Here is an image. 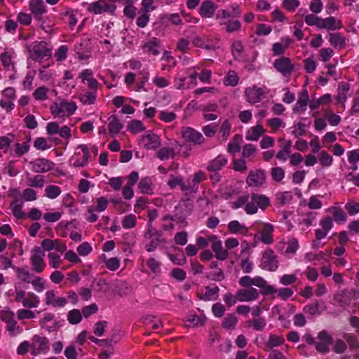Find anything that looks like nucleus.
<instances>
[{"mask_svg":"<svg viewBox=\"0 0 359 359\" xmlns=\"http://www.w3.org/2000/svg\"><path fill=\"white\" fill-rule=\"evenodd\" d=\"M270 205V199L265 195L252 193L250 195V201L245 207V210L248 215H253L257 212L258 208L264 210Z\"/></svg>","mask_w":359,"mask_h":359,"instance_id":"1","label":"nucleus"},{"mask_svg":"<svg viewBox=\"0 0 359 359\" xmlns=\"http://www.w3.org/2000/svg\"><path fill=\"white\" fill-rule=\"evenodd\" d=\"M268 93L269 90L265 86H258L252 85L245 89L244 96L246 102L251 104H255L264 99Z\"/></svg>","mask_w":359,"mask_h":359,"instance_id":"2","label":"nucleus"},{"mask_svg":"<svg viewBox=\"0 0 359 359\" xmlns=\"http://www.w3.org/2000/svg\"><path fill=\"white\" fill-rule=\"evenodd\" d=\"M76 109L77 106L75 102L65 100L55 102L50 107L53 114L62 117L72 116Z\"/></svg>","mask_w":359,"mask_h":359,"instance_id":"3","label":"nucleus"},{"mask_svg":"<svg viewBox=\"0 0 359 359\" xmlns=\"http://www.w3.org/2000/svg\"><path fill=\"white\" fill-rule=\"evenodd\" d=\"M14 302L21 303L25 308L33 309L39 305L40 299L33 292L26 293L24 290H18L14 295Z\"/></svg>","mask_w":359,"mask_h":359,"instance_id":"4","label":"nucleus"},{"mask_svg":"<svg viewBox=\"0 0 359 359\" xmlns=\"http://www.w3.org/2000/svg\"><path fill=\"white\" fill-rule=\"evenodd\" d=\"M44 257V251L41 248L36 247L32 250L30 262L32 266V270L37 273H41L46 268V264Z\"/></svg>","mask_w":359,"mask_h":359,"instance_id":"5","label":"nucleus"},{"mask_svg":"<svg viewBox=\"0 0 359 359\" xmlns=\"http://www.w3.org/2000/svg\"><path fill=\"white\" fill-rule=\"evenodd\" d=\"M51 50L45 41H35L32 44L30 57L34 60H41L44 57H50Z\"/></svg>","mask_w":359,"mask_h":359,"instance_id":"6","label":"nucleus"},{"mask_svg":"<svg viewBox=\"0 0 359 359\" xmlns=\"http://www.w3.org/2000/svg\"><path fill=\"white\" fill-rule=\"evenodd\" d=\"M30 344V351L33 355L46 353L49 349V340L46 337L36 334L32 337Z\"/></svg>","mask_w":359,"mask_h":359,"instance_id":"7","label":"nucleus"},{"mask_svg":"<svg viewBox=\"0 0 359 359\" xmlns=\"http://www.w3.org/2000/svg\"><path fill=\"white\" fill-rule=\"evenodd\" d=\"M144 236L146 238L150 240L149 243L145 246L148 252L154 251L161 243L165 242V241L162 238V233L156 230L152 226L148 228Z\"/></svg>","mask_w":359,"mask_h":359,"instance_id":"8","label":"nucleus"},{"mask_svg":"<svg viewBox=\"0 0 359 359\" xmlns=\"http://www.w3.org/2000/svg\"><path fill=\"white\" fill-rule=\"evenodd\" d=\"M266 182V172L264 170H250L246 178V184L250 187H261Z\"/></svg>","mask_w":359,"mask_h":359,"instance_id":"9","label":"nucleus"},{"mask_svg":"<svg viewBox=\"0 0 359 359\" xmlns=\"http://www.w3.org/2000/svg\"><path fill=\"white\" fill-rule=\"evenodd\" d=\"M90 152L88 147L85 144H80L77 147L74 153L73 166L75 168L84 167L88 163Z\"/></svg>","mask_w":359,"mask_h":359,"instance_id":"10","label":"nucleus"},{"mask_svg":"<svg viewBox=\"0 0 359 359\" xmlns=\"http://www.w3.org/2000/svg\"><path fill=\"white\" fill-rule=\"evenodd\" d=\"M39 325L49 333L57 331L61 327L60 321L55 319V315L52 313H45L39 320Z\"/></svg>","mask_w":359,"mask_h":359,"instance_id":"11","label":"nucleus"},{"mask_svg":"<svg viewBox=\"0 0 359 359\" xmlns=\"http://www.w3.org/2000/svg\"><path fill=\"white\" fill-rule=\"evenodd\" d=\"M181 133L183 139L195 145H201L205 142V138L203 135L193 128L183 127Z\"/></svg>","mask_w":359,"mask_h":359,"instance_id":"12","label":"nucleus"},{"mask_svg":"<svg viewBox=\"0 0 359 359\" xmlns=\"http://www.w3.org/2000/svg\"><path fill=\"white\" fill-rule=\"evenodd\" d=\"M262 268L269 271H275L278 268V257L271 250L264 252L262 259Z\"/></svg>","mask_w":359,"mask_h":359,"instance_id":"13","label":"nucleus"},{"mask_svg":"<svg viewBox=\"0 0 359 359\" xmlns=\"http://www.w3.org/2000/svg\"><path fill=\"white\" fill-rule=\"evenodd\" d=\"M1 318L6 323V330L11 335H15L21 332V328L17 325V321L15 320V313L11 311H4L1 313Z\"/></svg>","mask_w":359,"mask_h":359,"instance_id":"14","label":"nucleus"},{"mask_svg":"<svg viewBox=\"0 0 359 359\" xmlns=\"http://www.w3.org/2000/svg\"><path fill=\"white\" fill-rule=\"evenodd\" d=\"M274 68L283 76H289L294 70L291 60L287 57H280L273 62Z\"/></svg>","mask_w":359,"mask_h":359,"instance_id":"15","label":"nucleus"},{"mask_svg":"<svg viewBox=\"0 0 359 359\" xmlns=\"http://www.w3.org/2000/svg\"><path fill=\"white\" fill-rule=\"evenodd\" d=\"M319 342L316 344V349L322 353H327L330 351V345L333 342L332 337L325 330H322L318 334Z\"/></svg>","mask_w":359,"mask_h":359,"instance_id":"16","label":"nucleus"},{"mask_svg":"<svg viewBox=\"0 0 359 359\" xmlns=\"http://www.w3.org/2000/svg\"><path fill=\"white\" fill-rule=\"evenodd\" d=\"M208 240L212 243L211 248L215 254V257L219 260H226L229 253L226 250L223 249L221 241L218 240L217 237L214 235L209 236Z\"/></svg>","mask_w":359,"mask_h":359,"instance_id":"17","label":"nucleus"},{"mask_svg":"<svg viewBox=\"0 0 359 359\" xmlns=\"http://www.w3.org/2000/svg\"><path fill=\"white\" fill-rule=\"evenodd\" d=\"M43 251H50L55 250L57 252L63 253L67 250L66 245L59 239L46 238L41 243Z\"/></svg>","mask_w":359,"mask_h":359,"instance_id":"18","label":"nucleus"},{"mask_svg":"<svg viewBox=\"0 0 359 359\" xmlns=\"http://www.w3.org/2000/svg\"><path fill=\"white\" fill-rule=\"evenodd\" d=\"M259 292L256 288L241 289L236 292V297L238 302H252L258 299Z\"/></svg>","mask_w":359,"mask_h":359,"instance_id":"19","label":"nucleus"},{"mask_svg":"<svg viewBox=\"0 0 359 359\" xmlns=\"http://www.w3.org/2000/svg\"><path fill=\"white\" fill-rule=\"evenodd\" d=\"M114 7L108 4L105 0H98L88 5V11L94 14H100L104 12H112Z\"/></svg>","mask_w":359,"mask_h":359,"instance_id":"20","label":"nucleus"},{"mask_svg":"<svg viewBox=\"0 0 359 359\" xmlns=\"http://www.w3.org/2000/svg\"><path fill=\"white\" fill-rule=\"evenodd\" d=\"M45 296V302L48 306H52L53 307H64L67 303V300L65 297H55L53 290L47 291Z\"/></svg>","mask_w":359,"mask_h":359,"instance_id":"21","label":"nucleus"},{"mask_svg":"<svg viewBox=\"0 0 359 359\" xmlns=\"http://www.w3.org/2000/svg\"><path fill=\"white\" fill-rule=\"evenodd\" d=\"M141 142L147 149H156L161 144V140L158 135L154 133H148L141 139Z\"/></svg>","mask_w":359,"mask_h":359,"instance_id":"22","label":"nucleus"},{"mask_svg":"<svg viewBox=\"0 0 359 359\" xmlns=\"http://www.w3.org/2000/svg\"><path fill=\"white\" fill-rule=\"evenodd\" d=\"M292 42L293 40L289 36L282 37L279 42H276L273 44V55L277 56L284 54Z\"/></svg>","mask_w":359,"mask_h":359,"instance_id":"23","label":"nucleus"},{"mask_svg":"<svg viewBox=\"0 0 359 359\" xmlns=\"http://www.w3.org/2000/svg\"><path fill=\"white\" fill-rule=\"evenodd\" d=\"M273 231L274 227L271 224L263 223V228L259 231L260 241L266 245L271 244L273 242Z\"/></svg>","mask_w":359,"mask_h":359,"instance_id":"24","label":"nucleus"},{"mask_svg":"<svg viewBox=\"0 0 359 359\" xmlns=\"http://www.w3.org/2000/svg\"><path fill=\"white\" fill-rule=\"evenodd\" d=\"M15 55V51L13 48H6L4 51L1 53L0 59L3 67L6 70L14 69V62L13 59Z\"/></svg>","mask_w":359,"mask_h":359,"instance_id":"25","label":"nucleus"},{"mask_svg":"<svg viewBox=\"0 0 359 359\" xmlns=\"http://www.w3.org/2000/svg\"><path fill=\"white\" fill-rule=\"evenodd\" d=\"M217 8V6L213 1L205 0L202 2L198 12L202 17L210 18L214 15Z\"/></svg>","mask_w":359,"mask_h":359,"instance_id":"26","label":"nucleus"},{"mask_svg":"<svg viewBox=\"0 0 359 359\" xmlns=\"http://www.w3.org/2000/svg\"><path fill=\"white\" fill-rule=\"evenodd\" d=\"M228 160L224 155H218L210 161L207 166V170L212 172H216L222 170L227 163Z\"/></svg>","mask_w":359,"mask_h":359,"instance_id":"27","label":"nucleus"},{"mask_svg":"<svg viewBox=\"0 0 359 359\" xmlns=\"http://www.w3.org/2000/svg\"><path fill=\"white\" fill-rule=\"evenodd\" d=\"M32 163V169L36 172H46L53 168V163L45 158L36 159Z\"/></svg>","mask_w":359,"mask_h":359,"instance_id":"28","label":"nucleus"},{"mask_svg":"<svg viewBox=\"0 0 359 359\" xmlns=\"http://www.w3.org/2000/svg\"><path fill=\"white\" fill-rule=\"evenodd\" d=\"M161 46L160 40L156 37H153L149 41L145 42L142 46L144 52L151 53L153 55H158L160 54L159 48Z\"/></svg>","mask_w":359,"mask_h":359,"instance_id":"29","label":"nucleus"},{"mask_svg":"<svg viewBox=\"0 0 359 359\" xmlns=\"http://www.w3.org/2000/svg\"><path fill=\"white\" fill-rule=\"evenodd\" d=\"M252 285L259 287L264 294H273L275 291V288L272 285H267L266 281L260 276L252 278Z\"/></svg>","mask_w":359,"mask_h":359,"instance_id":"30","label":"nucleus"},{"mask_svg":"<svg viewBox=\"0 0 359 359\" xmlns=\"http://www.w3.org/2000/svg\"><path fill=\"white\" fill-rule=\"evenodd\" d=\"M29 7L32 14L38 19L46 12L44 3L41 0H32Z\"/></svg>","mask_w":359,"mask_h":359,"instance_id":"31","label":"nucleus"},{"mask_svg":"<svg viewBox=\"0 0 359 359\" xmlns=\"http://www.w3.org/2000/svg\"><path fill=\"white\" fill-rule=\"evenodd\" d=\"M265 133V130L261 124L251 127L246 133L245 138L249 141H257Z\"/></svg>","mask_w":359,"mask_h":359,"instance_id":"32","label":"nucleus"},{"mask_svg":"<svg viewBox=\"0 0 359 359\" xmlns=\"http://www.w3.org/2000/svg\"><path fill=\"white\" fill-rule=\"evenodd\" d=\"M309 102V94L306 90H303L299 97V99L293 108V111L294 113H302L303 111H305L306 109V106Z\"/></svg>","mask_w":359,"mask_h":359,"instance_id":"33","label":"nucleus"},{"mask_svg":"<svg viewBox=\"0 0 359 359\" xmlns=\"http://www.w3.org/2000/svg\"><path fill=\"white\" fill-rule=\"evenodd\" d=\"M16 273V276L18 280L23 283H30L34 274L29 272L27 269L23 267H13Z\"/></svg>","mask_w":359,"mask_h":359,"instance_id":"34","label":"nucleus"},{"mask_svg":"<svg viewBox=\"0 0 359 359\" xmlns=\"http://www.w3.org/2000/svg\"><path fill=\"white\" fill-rule=\"evenodd\" d=\"M340 22H337L335 18L329 17L325 19L320 20V24L319 29H327L329 30H334L337 28H340Z\"/></svg>","mask_w":359,"mask_h":359,"instance_id":"35","label":"nucleus"},{"mask_svg":"<svg viewBox=\"0 0 359 359\" xmlns=\"http://www.w3.org/2000/svg\"><path fill=\"white\" fill-rule=\"evenodd\" d=\"M219 289L217 286H207L205 288V292L200 297L204 301L216 300L217 299V293Z\"/></svg>","mask_w":359,"mask_h":359,"instance_id":"36","label":"nucleus"},{"mask_svg":"<svg viewBox=\"0 0 359 359\" xmlns=\"http://www.w3.org/2000/svg\"><path fill=\"white\" fill-rule=\"evenodd\" d=\"M109 131L112 135H117L123 128V124L119 121L116 115H112L109 118Z\"/></svg>","mask_w":359,"mask_h":359,"instance_id":"37","label":"nucleus"},{"mask_svg":"<svg viewBox=\"0 0 359 359\" xmlns=\"http://www.w3.org/2000/svg\"><path fill=\"white\" fill-rule=\"evenodd\" d=\"M266 325L264 318H257L252 320H248L245 322V326L252 327L255 330L262 331Z\"/></svg>","mask_w":359,"mask_h":359,"instance_id":"38","label":"nucleus"},{"mask_svg":"<svg viewBox=\"0 0 359 359\" xmlns=\"http://www.w3.org/2000/svg\"><path fill=\"white\" fill-rule=\"evenodd\" d=\"M192 43L195 47L205 48L207 50H214L215 48V46L211 43L208 39H203L198 36L193 39Z\"/></svg>","mask_w":359,"mask_h":359,"instance_id":"39","label":"nucleus"},{"mask_svg":"<svg viewBox=\"0 0 359 359\" xmlns=\"http://www.w3.org/2000/svg\"><path fill=\"white\" fill-rule=\"evenodd\" d=\"M329 41L335 48H341L345 46V39L339 32L330 34Z\"/></svg>","mask_w":359,"mask_h":359,"instance_id":"40","label":"nucleus"},{"mask_svg":"<svg viewBox=\"0 0 359 359\" xmlns=\"http://www.w3.org/2000/svg\"><path fill=\"white\" fill-rule=\"evenodd\" d=\"M156 157L161 161L173 158L175 156V151L173 148L164 147L161 148L156 154Z\"/></svg>","mask_w":359,"mask_h":359,"instance_id":"41","label":"nucleus"},{"mask_svg":"<svg viewBox=\"0 0 359 359\" xmlns=\"http://www.w3.org/2000/svg\"><path fill=\"white\" fill-rule=\"evenodd\" d=\"M228 229L232 233L245 234L248 231V228L237 220L230 222L228 224Z\"/></svg>","mask_w":359,"mask_h":359,"instance_id":"42","label":"nucleus"},{"mask_svg":"<svg viewBox=\"0 0 359 359\" xmlns=\"http://www.w3.org/2000/svg\"><path fill=\"white\" fill-rule=\"evenodd\" d=\"M138 188L140 189V191L143 194H152L153 186L151 178L147 177L142 179L139 182Z\"/></svg>","mask_w":359,"mask_h":359,"instance_id":"43","label":"nucleus"},{"mask_svg":"<svg viewBox=\"0 0 359 359\" xmlns=\"http://www.w3.org/2000/svg\"><path fill=\"white\" fill-rule=\"evenodd\" d=\"M238 323V318L234 313L227 314L222 320V326L226 330H233Z\"/></svg>","mask_w":359,"mask_h":359,"instance_id":"44","label":"nucleus"},{"mask_svg":"<svg viewBox=\"0 0 359 359\" xmlns=\"http://www.w3.org/2000/svg\"><path fill=\"white\" fill-rule=\"evenodd\" d=\"M96 97V91H88L79 95V100L83 104L90 105L95 103Z\"/></svg>","mask_w":359,"mask_h":359,"instance_id":"45","label":"nucleus"},{"mask_svg":"<svg viewBox=\"0 0 359 359\" xmlns=\"http://www.w3.org/2000/svg\"><path fill=\"white\" fill-rule=\"evenodd\" d=\"M329 212L332 214L335 222L344 223L346 220V216L344 211L337 207H332L329 209Z\"/></svg>","mask_w":359,"mask_h":359,"instance_id":"46","label":"nucleus"},{"mask_svg":"<svg viewBox=\"0 0 359 359\" xmlns=\"http://www.w3.org/2000/svg\"><path fill=\"white\" fill-rule=\"evenodd\" d=\"M22 203L19 202V199H15L11 204L10 208L13 214V215L18 218L21 219L24 217L25 214L22 211Z\"/></svg>","mask_w":359,"mask_h":359,"instance_id":"47","label":"nucleus"},{"mask_svg":"<svg viewBox=\"0 0 359 359\" xmlns=\"http://www.w3.org/2000/svg\"><path fill=\"white\" fill-rule=\"evenodd\" d=\"M291 147H292L291 140L286 141L283 147V149L277 153V154H276L277 158H278L283 161H286L288 156L291 153Z\"/></svg>","mask_w":359,"mask_h":359,"instance_id":"48","label":"nucleus"},{"mask_svg":"<svg viewBox=\"0 0 359 359\" xmlns=\"http://www.w3.org/2000/svg\"><path fill=\"white\" fill-rule=\"evenodd\" d=\"M82 313L79 309H72L67 314V320L72 325H76L82 320Z\"/></svg>","mask_w":359,"mask_h":359,"instance_id":"49","label":"nucleus"},{"mask_svg":"<svg viewBox=\"0 0 359 359\" xmlns=\"http://www.w3.org/2000/svg\"><path fill=\"white\" fill-rule=\"evenodd\" d=\"M287 248L284 252L285 255L287 256L294 255L299 247L298 241L295 238H292L289 239L287 243Z\"/></svg>","mask_w":359,"mask_h":359,"instance_id":"50","label":"nucleus"},{"mask_svg":"<svg viewBox=\"0 0 359 359\" xmlns=\"http://www.w3.org/2000/svg\"><path fill=\"white\" fill-rule=\"evenodd\" d=\"M242 137L240 135H236L233 140L228 144L227 151L231 154H235L240 151V141Z\"/></svg>","mask_w":359,"mask_h":359,"instance_id":"51","label":"nucleus"},{"mask_svg":"<svg viewBox=\"0 0 359 359\" xmlns=\"http://www.w3.org/2000/svg\"><path fill=\"white\" fill-rule=\"evenodd\" d=\"M116 292L120 297L126 296L130 292V287L125 281H117L116 284Z\"/></svg>","mask_w":359,"mask_h":359,"instance_id":"52","label":"nucleus"},{"mask_svg":"<svg viewBox=\"0 0 359 359\" xmlns=\"http://www.w3.org/2000/svg\"><path fill=\"white\" fill-rule=\"evenodd\" d=\"M267 125L270 127L273 132L277 131L280 128L285 127V123L278 117L271 118L267 120Z\"/></svg>","mask_w":359,"mask_h":359,"instance_id":"53","label":"nucleus"},{"mask_svg":"<svg viewBox=\"0 0 359 359\" xmlns=\"http://www.w3.org/2000/svg\"><path fill=\"white\" fill-rule=\"evenodd\" d=\"M137 223V217L133 214L126 215L121 222V224L124 229H133Z\"/></svg>","mask_w":359,"mask_h":359,"instance_id":"54","label":"nucleus"},{"mask_svg":"<svg viewBox=\"0 0 359 359\" xmlns=\"http://www.w3.org/2000/svg\"><path fill=\"white\" fill-rule=\"evenodd\" d=\"M222 25H225V30L227 33L239 31L241 28V24L238 20L226 21Z\"/></svg>","mask_w":359,"mask_h":359,"instance_id":"55","label":"nucleus"},{"mask_svg":"<svg viewBox=\"0 0 359 359\" xmlns=\"http://www.w3.org/2000/svg\"><path fill=\"white\" fill-rule=\"evenodd\" d=\"M30 283L36 292H42L45 290V280L39 276H34Z\"/></svg>","mask_w":359,"mask_h":359,"instance_id":"56","label":"nucleus"},{"mask_svg":"<svg viewBox=\"0 0 359 359\" xmlns=\"http://www.w3.org/2000/svg\"><path fill=\"white\" fill-rule=\"evenodd\" d=\"M48 88L45 86H41L34 90L33 93V97L37 101H43L48 98Z\"/></svg>","mask_w":359,"mask_h":359,"instance_id":"57","label":"nucleus"},{"mask_svg":"<svg viewBox=\"0 0 359 359\" xmlns=\"http://www.w3.org/2000/svg\"><path fill=\"white\" fill-rule=\"evenodd\" d=\"M60 194V188L55 185H49L47 186L45 189L46 196L50 199L57 198Z\"/></svg>","mask_w":359,"mask_h":359,"instance_id":"58","label":"nucleus"},{"mask_svg":"<svg viewBox=\"0 0 359 359\" xmlns=\"http://www.w3.org/2000/svg\"><path fill=\"white\" fill-rule=\"evenodd\" d=\"M292 198V195L290 191H284L276 194V201L280 205L288 203Z\"/></svg>","mask_w":359,"mask_h":359,"instance_id":"59","label":"nucleus"},{"mask_svg":"<svg viewBox=\"0 0 359 359\" xmlns=\"http://www.w3.org/2000/svg\"><path fill=\"white\" fill-rule=\"evenodd\" d=\"M17 316L20 320L33 319L36 317L34 312L30 309H27V308L18 310Z\"/></svg>","mask_w":359,"mask_h":359,"instance_id":"60","label":"nucleus"},{"mask_svg":"<svg viewBox=\"0 0 359 359\" xmlns=\"http://www.w3.org/2000/svg\"><path fill=\"white\" fill-rule=\"evenodd\" d=\"M284 341L285 340L283 337L271 334L269 341L266 343V346L268 348H272L283 344Z\"/></svg>","mask_w":359,"mask_h":359,"instance_id":"61","label":"nucleus"},{"mask_svg":"<svg viewBox=\"0 0 359 359\" xmlns=\"http://www.w3.org/2000/svg\"><path fill=\"white\" fill-rule=\"evenodd\" d=\"M129 130H130L133 133H138L140 132L144 131L145 128L142 123V121L138 120L132 121L128 126Z\"/></svg>","mask_w":359,"mask_h":359,"instance_id":"62","label":"nucleus"},{"mask_svg":"<svg viewBox=\"0 0 359 359\" xmlns=\"http://www.w3.org/2000/svg\"><path fill=\"white\" fill-rule=\"evenodd\" d=\"M48 257L49 264L53 269L59 268L62 264V259L60 258V256L54 252H50L48 255Z\"/></svg>","mask_w":359,"mask_h":359,"instance_id":"63","label":"nucleus"},{"mask_svg":"<svg viewBox=\"0 0 359 359\" xmlns=\"http://www.w3.org/2000/svg\"><path fill=\"white\" fill-rule=\"evenodd\" d=\"M238 83V76L233 71H230L227 74L224 79V84L226 86H236Z\"/></svg>","mask_w":359,"mask_h":359,"instance_id":"64","label":"nucleus"}]
</instances>
